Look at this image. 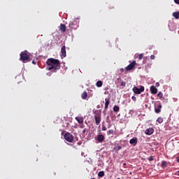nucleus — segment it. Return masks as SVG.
Returning <instances> with one entry per match:
<instances>
[{
	"label": "nucleus",
	"mask_w": 179,
	"mask_h": 179,
	"mask_svg": "<svg viewBox=\"0 0 179 179\" xmlns=\"http://www.w3.org/2000/svg\"><path fill=\"white\" fill-rule=\"evenodd\" d=\"M80 128H85V125L82 123V124L80 126Z\"/></svg>",
	"instance_id": "obj_35"
},
{
	"label": "nucleus",
	"mask_w": 179,
	"mask_h": 179,
	"mask_svg": "<svg viewBox=\"0 0 179 179\" xmlns=\"http://www.w3.org/2000/svg\"><path fill=\"white\" fill-rule=\"evenodd\" d=\"M81 98L83 99V100H86V99H87V92H84L81 94Z\"/></svg>",
	"instance_id": "obj_16"
},
{
	"label": "nucleus",
	"mask_w": 179,
	"mask_h": 179,
	"mask_svg": "<svg viewBox=\"0 0 179 179\" xmlns=\"http://www.w3.org/2000/svg\"><path fill=\"white\" fill-rule=\"evenodd\" d=\"M32 64H34V65H36V62H34V60L32 61Z\"/></svg>",
	"instance_id": "obj_38"
},
{
	"label": "nucleus",
	"mask_w": 179,
	"mask_h": 179,
	"mask_svg": "<svg viewBox=\"0 0 179 179\" xmlns=\"http://www.w3.org/2000/svg\"><path fill=\"white\" fill-rule=\"evenodd\" d=\"M96 86H97V87H101V86H103V81H101V80L97 81Z\"/></svg>",
	"instance_id": "obj_19"
},
{
	"label": "nucleus",
	"mask_w": 179,
	"mask_h": 179,
	"mask_svg": "<svg viewBox=\"0 0 179 179\" xmlns=\"http://www.w3.org/2000/svg\"><path fill=\"white\" fill-rule=\"evenodd\" d=\"M102 131H107V127H106V126H103Z\"/></svg>",
	"instance_id": "obj_31"
},
{
	"label": "nucleus",
	"mask_w": 179,
	"mask_h": 179,
	"mask_svg": "<svg viewBox=\"0 0 179 179\" xmlns=\"http://www.w3.org/2000/svg\"><path fill=\"white\" fill-rule=\"evenodd\" d=\"M108 108V105H105V110H107Z\"/></svg>",
	"instance_id": "obj_37"
},
{
	"label": "nucleus",
	"mask_w": 179,
	"mask_h": 179,
	"mask_svg": "<svg viewBox=\"0 0 179 179\" xmlns=\"http://www.w3.org/2000/svg\"><path fill=\"white\" fill-rule=\"evenodd\" d=\"M175 3L179 4V0H174Z\"/></svg>",
	"instance_id": "obj_34"
},
{
	"label": "nucleus",
	"mask_w": 179,
	"mask_h": 179,
	"mask_svg": "<svg viewBox=\"0 0 179 179\" xmlns=\"http://www.w3.org/2000/svg\"><path fill=\"white\" fill-rule=\"evenodd\" d=\"M117 179H121V178H117Z\"/></svg>",
	"instance_id": "obj_41"
},
{
	"label": "nucleus",
	"mask_w": 179,
	"mask_h": 179,
	"mask_svg": "<svg viewBox=\"0 0 179 179\" xmlns=\"http://www.w3.org/2000/svg\"><path fill=\"white\" fill-rule=\"evenodd\" d=\"M153 132H155V129H153V128H149L145 130V134L146 135H152Z\"/></svg>",
	"instance_id": "obj_12"
},
{
	"label": "nucleus",
	"mask_w": 179,
	"mask_h": 179,
	"mask_svg": "<svg viewBox=\"0 0 179 179\" xmlns=\"http://www.w3.org/2000/svg\"><path fill=\"white\" fill-rule=\"evenodd\" d=\"M104 136H103V134H99L97 136V141L99 143H103V142H104Z\"/></svg>",
	"instance_id": "obj_10"
},
{
	"label": "nucleus",
	"mask_w": 179,
	"mask_h": 179,
	"mask_svg": "<svg viewBox=\"0 0 179 179\" xmlns=\"http://www.w3.org/2000/svg\"><path fill=\"white\" fill-rule=\"evenodd\" d=\"M64 139L67 141L69 142L70 143H72V142H73V135H72L71 133L69 132H66L64 135Z\"/></svg>",
	"instance_id": "obj_3"
},
{
	"label": "nucleus",
	"mask_w": 179,
	"mask_h": 179,
	"mask_svg": "<svg viewBox=\"0 0 179 179\" xmlns=\"http://www.w3.org/2000/svg\"><path fill=\"white\" fill-rule=\"evenodd\" d=\"M122 149V147L120 145H118L117 148V150H121Z\"/></svg>",
	"instance_id": "obj_29"
},
{
	"label": "nucleus",
	"mask_w": 179,
	"mask_h": 179,
	"mask_svg": "<svg viewBox=\"0 0 179 179\" xmlns=\"http://www.w3.org/2000/svg\"><path fill=\"white\" fill-rule=\"evenodd\" d=\"M87 131V129H84L83 131V134H86V131Z\"/></svg>",
	"instance_id": "obj_33"
},
{
	"label": "nucleus",
	"mask_w": 179,
	"mask_h": 179,
	"mask_svg": "<svg viewBox=\"0 0 179 179\" xmlns=\"http://www.w3.org/2000/svg\"><path fill=\"white\" fill-rule=\"evenodd\" d=\"M142 58H143V54H140L138 55V59L141 61V59H142Z\"/></svg>",
	"instance_id": "obj_27"
},
{
	"label": "nucleus",
	"mask_w": 179,
	"mask_h": 179,
	"mask_svg": "<svg viewBox=\"0 0 179 179\" xmlns=\"http://www.w3.org/2000/svg\"><path fill=\"white\" fill-rule=\"evenodd\" d=\"M131 99L133 100V101H136V96H131Z\"/></svg>",
	"instance_id": "obj_28"
},
{
	"label": "nucleus",
	"mask_w": 179,
	"mask_h": 179,
	"mask_svg": "<svg viewBox=\"0 0 179 179\" xmlns=\"http://www.w3.org/2000/svg\"><path fill=\"white\" fill-rule=\"evenodd\" d=\"M113 134H114V130H113V129L108 130L107 131V135H108V136L113 135Z\"/></svg>",
	"instance_id": "obj_23"
},
{
	"label": "nucleus",
	"mask_w": 179,
	"mask_h": 179,
	"mask_svg": "<svg viewBox=\"0 0 179 179\" xmlns=\"http://www.w3.org/2000/svg\"><path fill=\"white\" fill-rule=\"evenodd\" d=\"M59 30L62 33H65V31H66V26L64 24H61L59 26Z\"/></svg>",
	"instance_id": "obj_13"
},
{
	"label": "nucleus",
	"mask_w": 179,
	"mask_h": 179,
	"mask_svg": "<svg viewBox=\"0 0 179 179\" xmlns=\"http://www.w3.org/2000/svg\"><path fill=\"white\" fill-rule=\"evenodd\" d=\"M161 166H162V169H164V168L167 167V166H169V163H167V162H166V161H162Z\"/></svg>",
	"instance_id": "obj_17"
},
{
	"label": "nucleus",
	"mask_w": 179,
	"mask_h": 179,
	"mask_svg": "<svg viewBox=\"0 0 179 179\" xmlns=\"http://www.w3.org/2000/svg\"><path fill=\"white\" fill-rule=\"evenodd\" d=\"M173 17H175V19H178L179 18V12L173 13Z\"/></svg>",
	"instance_id": "obj_18"
},
{
	"label": "nucleus",
	"mask_w": 179,
	"mask_h": 179,
	"mask_svg": "<svg viewBox=\"0 0 179 179\" xmlns=\"http://www.w3.org/2000/svg\"><path fill=\"white\" fill-rule=\"evenodd\" d=\"M150 92L152 93V94H156L157 93V88H156V87H155V85H152L150 87Z\"/></svg>",
	"instance_id": "obj_11"
},
{
	"label": "nucleus",
	"mask_w": 179,
	"mask_h": 179,
	"mask_svg": "<svg viewBox=\"0 0 179 179\" xmlns=\"http://www.w3.org/2000/svg\"><path fill=\"white\" fill-rule=\"evenodd\" d=\"M76 120L78 124H83V118L82 117H76Z\"/></svg>",
	"instance_id": "obj_15"
},
{
	"label": "nucleus",
	"mask_w": 179,
	"mask_h": 179,
	"mask_svg": "<svg viewBox=\"0 0 179 179\" xmlns=\"http://www.w3.org/2000/svg\"><path fill=\"white\" fill-rule=\"evenodd\" d=\"M20 61H22L24 64L26 62H30V56L27 54V51L25 50L20 53Z\"/></svg>",
	"instance_id": "obj_2"
},
{
	"label": "nucleus",
	"mask_w": 179,
	"mask_h": 179,
	"mask_svg": "<svg viewBox=\"0 0 179 179\" xmlns=\"http://www.w3.org/2000/svg\"><path fill=\"white\" fill-rule=\"evenodd\" d=\"M135 65H136V61H133L126 67V71H132L135 68Z\"/></svg>",
	"instance_id": "obj_6"
},
{
	"label": "nucleus",
	"mask_w": 179,
	"mask_h": 179,
	"mask_svg": "<svg viewBox=\"0 0 179 179\" xmlns=\"http://www.w3.org/2000/svg\"><path fill=\"white\" fill-rule=\"evenodd\" d=\"M162 105L159 103L157 108H155V111L157 114H160V113L162 112Z\"/></svg>",
	"instance_id": "obj_14"
},
{
	"label": "nucleus",
	"mask_w": 179,
	"mask_h": 179,
	"mask_svg": "<svg viewBox=\"0 0 179 179\" xmlns=\"http://www.w3.org/2000/svg\"><path fill=\"white\" fill-rule=\"evenodd\" d=\"M132 90L135 94H141L143 92H145V87L142 85L140 86V88L134 87Z\"/></svg>",
	"instance_id": "obj_4"
},
{
	"label": "nucleus",
	"mask_w": 179,
	"mask_h": 179,
	"mask_svg": "<svg viewBox=\"0 0 179 179\" xmlns=\"http://www.w3.org/2000/svg\"><path fill=\"white\" fill-rule=\"evenodd\" d=\"M163 121L164 120H163V117H158L157 120V122H159V124H162Z\"/></svg>",
	"instance_id": "obj_22"
},
{
	"label": "nucleus",
	"mask_w": 179,
	"mask_h": 179,
	"mask_svg": "<svg viewBox=\"0 0 179 179\" xmlns=\"http://www.w3.org/2000/svg\"><path fill=\"white\" fill-rule=\"evenodd\" d=\"M98 177H104V171H101L98 173Z\"/></svg>",
	"instance_id": "obj_21"
},
{
	"label": "nucleus",
	"mask_w": 179,
	"mask_h": 179,
	"mask_svg": "<svg viewBox=\"0 0 179 179\" xmlns=\"http://www.w3.org/2000/svg\"><path fill=\"white\" fill-rule=\"evenodd\" d=\"M94 120L96 125H100V123L101 122V116L100 115H95Z\"/></svg>",
	"instance_id": "obj_8"
},
{
	"label": "nucleus",
	"mask_w": 179,
	"mask_h": 179,
	"mask_svg": "<svg viewBox=\"0 0 179 179\" xmlns=\"http://www.w3.org/2000/svg\"><path fill=\"white\" fill-rule=\"evenodd\" d=\"M155 58H156V57L154 55L150 56V59H155Z\"/></svg>",
	"instance_id": "obj_32"
},
{
	"label": "nucleus",
	"mask_w": 179,
	"mask_h": 179,
	"mask_svg": "<svg viewBox=\"0 0 179 179\" xmlns=\"http://www.w3.org/2000/svg\"><path fill=\"white\" fill-rule=\"evenodd\" d=\"M113 111H115V113H118V111H120V106H115L113 107Z\"/></svg>",
	"instance_id": "obj_20"
},
{
	"label": "nucleus",
	"mask_w": 179,
	"mask_h": 179,
	"mask_svg": "<svg viewBox=\"0 0 179 179\" xmlns=\"http://www.w3.org/2000/svg\"><path fill=\"white\" fill-rule=\"evenodd\" d=\"M157 96L159 97V99H162L163 98V93L162 92H159L157 94Z\"/></svg>",
	"instance_id": "obj_25"
},
{
	"label": "nucleus",
	"mask_w": 179,
	"mask_h": 179,
	"mask_svg": "<svg viewBox=\"0 0 179 179\" xmlns=\"http://www.w3.org/2000/svg\"><path fill=\"white\" fill-rule=\"evenodd\" d=\"M176 162L179 163V158H177Z\"/></svg>",
	"instance_id": "obj_40"
},
{
	"label": "nucleus",
	"mask_w": 179,
	"mask_h": 179,
	"mask_svg": "<svg viewBox=\"0 0 179 179\" xmlns=\"http://www.w3.org/2000/svg\"><path fill=\"white\" fill-rule=\"evenodd\" d=\"M148 160H149V162H153V160H155V158H154L153 156H150V157L148 159Z\"/></svg>",
	"instance_id": "obj_26"
},
{
	"label": "nucleus",
	"mask_w": 179,
	"mask_h": 179,
	"mask_svg": "<svg viewBox=\"0 0 179 179\" xmlns=\"http://www.w3.org/2000/svg\"><path fill=\"white\" fill-rule=\"evenodd\" d=\"M69 27L71 29V30H76L79 26L76 24V22H70L69 24Z\"/></svg>",
	"instance_id": "obj_5"
},
{
	"label": "nucleus",
	"mask_w": 179,
	"mask_h": 179,
	"mask_svg": "<svg viewBox=\"0 0 179 179\" xmlns=\"http://www.w3.org/2000/svg\"><path fill=\"white\" fill-rule=\"evenodd\" d=\"M124 71H125L124 69H123V68L120 69V72H124Z\"/></svg>",
	"instance_id": "obj_36"
},
{
	"label": "nucleus",
	"mask_w": 179,
	"mask_h": 179,
	"mask_svg": "<svg viewBox=\"0 0 179 179\" xmlns=\"http://www.w3.org/2000/svg\"><path fill=\"white\" fill-rule=\"evenodd\" d=\"M125 166H127V163L123 164V166L125 167Z\"/></svg>",
	"instance_id": "obj_39"
},
{
	"label": "nucleus",
	"mask_w": 179,
	"mask_h": 179,
	"mask_svg": "<svg viewBox=\"0 0 179 179\" xmlns=\"http://www.w3.org/2000/svg\"><path fill=\"white\" fill-rule=\"evenodd\" d=\"M130 145H132L133 146H136V144L138 143V138H133L129 141Z\"/></svg>",
	"instance_id": "obj_9"
},
{
	"label": "nucleus",
	"mask_w": 179,
	"mask_h": 179,
	"mask_svg": "<svg viewBox=\"0 0 179 179\" xmlns=\"http://www.w3.org/2000/svg\"><path fill=\"white\" fill-rule=\"evenodd\" d=\"M62 58H65L66 57V47L64 45L61 49V55Z\"/></svg>",
	"instance_id": "obj_7"
},
{
	"label": "nucleus",
	"mask_w": 179,
	"mask_h": 179,
	"mask_svg": "<svg viewBox=\"0 0 179 179\" xmlns=\"http://www.w3.org/2000/svg\"><path fill=\"white\" fill-rule=\"evenodd\" d=\"M105 106H109L110 105V99L106 98L105 99Z\"/></svg>",
	"instance_id": "obj_24"
},
{
	"label": "nucleus",
	"mask_w": 179,
	"mask_h": 179,
	"mask_svg": "<svg viewBox=\"0 0 179 179\" xmlns=\"http://www.w3.org/2000/svg\"><path fill=\"white\" fill-rule=\"evenodd\" d=\"M127 85V83H125V82H124V81H122V83H121V86H125Z\"/></svg>",
	"instance_id": "obj_30"
},
{
	"label": "nucleus",
	"mask_w": 179,
	"mask_h": 179,
	"mask_svg": "<svg viewBox=\"0 0 179 179\" xmlns=\"http://www.w3.org/2000/svg\"><path fill=\"white\" fill-rule=\"evenodd\" d=\"M46 64L48 66V71H52V69H54L53 72H56L57 69H59L61 68V62H59V61L57 59H48Z\"/></svg>",
	"instance_id": "obj_1"
}]
</instances>
